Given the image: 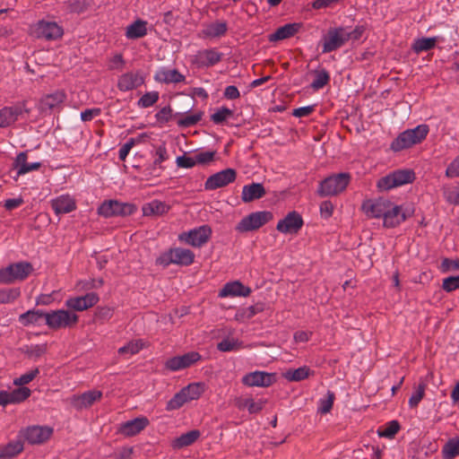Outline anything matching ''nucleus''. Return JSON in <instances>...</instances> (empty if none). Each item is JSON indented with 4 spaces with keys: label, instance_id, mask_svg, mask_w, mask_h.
Wrapping results in <instances>:
<instances>
[{
    "label": "nucleus",
    "instance_id": "1",
    "mask_svg": "<svg viewBox=\"0 0 459 459\" xmlns=\"http://www.w3.org/2000/svg\"><path fill=\"white\" fill-rule=\"evenodd\" d=\"M429 132V127L426 124H421L414 128L407 129L399 134L392 142L390 146L391 150L394 152H400L419 144L426 139Z\"/></svg>",
    "mask_w": 459,
    "mask_h": 459
},
{
    "label": "nucleus",
    "instance_id": "2",
    "mask_svg": "<svg viewBox=\"0 0 459 459\" xmlns=\"http://www.w3.org/2000/svg\"><path fill=\"white\" fill-rule=\"evenodd\" d=\"M195 254L183 247H174L162 253L157 259L156 264L167 267L171 264L187 266L194 263Z\"/></svg>",
    "mask_w": 459,
    "mask_h": 459
},
{
    "label": "nucleus",
    "instance_id": "3",
    "mask_svg": "<svg viewBox=\"0 0 459 459\" xmlns=\"http://www.w3.org/2000/svg\"><path fill=\"white\" fill-rule=\"evenodd\" d=\"M351 180L349 173H339L321 181L317 193L320 196L336 195L342 192Z\"/></svg>",
    "mask_w": 459,
    "mask_h": 459
},
{
    "label": "nucleus",
    "instance_id": "4",
    "mask_svg": "<svg viewBox=\"0 0 459 459\" xmlns=\"http://www.w3.org/2000/svg\"><path fill=\"white\" fill-rule=\"evenodd\" d=\"M415 178V174L411 169H398L383 178L377 184L380 191H388L393 188L411 183Z\"/></svg>",
    "mask_w": 459,
    "mask_h": 459
},
{
    "label": "nucleus",
    "instance_id": "5",
    "mask_svg": "<svg viewBox=\"0 0 459 459\" xmlns=\"http://www.w3.org/2000/svg\"><path fill=\"white\" fill-rule=\"evenodd\" d=\"M32 270L31 264L28 262L12 264L0 270V283L10 284L16 281H23L31 273Z\"/></svg>",
    "mask_w": 459,
    "mask_h": 459
},
{
    "label": "nucleus",
    "instance_id": "6",
    "mask_svg": "<svg viewBox=\"0 0 459 459\" xmlns=\"http://www.w3.org/2000/svg\"><path fill=\"white\" fill-rule=\"evenodd\" d=\"M78 321V316L64 309L53 310L45 315L46 325L52 329L70 327Z\"/></svg>",
    "mask_w": 459,
    "mask_h": 459
},
{
    "label": "nucleus",
    "instance_id": "7",
    "mask_svg": "<svg viewBox=\"0 0 459 459\" xmlns=\"http://www.w3.org/2000/svg\"><path fill=\"white\" fill-rule=\"evenodd\" d=\"M135 211L136 206L134 204L117 200L105 201L98 208V213L105 218L131 215Z\"/></svg>",
    "mask_w": 459,
    "mask_h": 459
},
{
    "label": "nucleus",
    "instance_id": "8",
    "mask_svg": "<svg viewBox=\"0 0 459 459\" xmlns=\"http://www.w3.org/2000/svg\"><path fill=\"white\" fill-rule=\"evenodd\" d=\"M273 219L271 212L263 211L252 212L244 217L236 226L238 232H248L261 228Z\"/></svg>",
    "mask_w": 459,
    "mask_h": 459
},
{
    "label": "nucleus",
    "instance_id": "9",
    "mask_svg": "<svg viewBox=\"0 0 459 459\" xmlns=\"http://www.w3.org/2000/svg\"><path fill=\"white\" fill-rule=\"evenodd\" d=\"M30 113L26 107V101H19L12 106L0 108V127L4 128L14 124L24 114Z\"/></svg>",
    "mask_w": 459,
    "mask_h": 459
},
{
    "label": "nucleus",
    "instance_id": "10",
    "mask_svg": "<svg viewBox=\"0 0 459 459\" xmlns=\"http://www.w3.org/2000/svg\"><path fill=\"white\" fill-rule=\"evenodd\" d=\"M32 33L39 39L56 40L63 36L64 30L56 22L41 20L33 26Z\"/></svg>",
    "mask_w": 459,
    "mask_h": 459
},
{
    "label": "nucleus",
    "instance_id": "11",
    "mask_svg": "<svg viewBox=\"0 0 459 459\" xmlns=\"http://www.w3.org/2000/svg\"><path fill=\"white\" fill-rule=\"evenodd\" d=\"M212 235V229L208 225H203L187 232H183L178 238L185 243L200 247L208 242Z\"/></svg>",
    "mask_w": 459,
    "mask_h": 459
},
{
    "label": "nucleus",
    "instance_id": "12",
    "mask_svg": "<svg viewBox=\"0 0 459 459\" xmlns=\"http://www.w3.org/2000/svg\"><path fill=\"white\" fill-rule=\"evenodd\" d=\"M348 41L346 28L330 30L324 38L323 52L329 53L343 46Z\"/></svg>",
    "mask_w": 459,
    "mask_h": 459
},
{
    "label": "nucleus",
    "instance_id": "13",
    "mask_svg": "<svg viewBox=\"0 0 459 459\" xmlns=\"http://www.w3.org/2000/svg\"><path fill=\"white\" fill-rule=\"evenodd\" d=\"M53 429L48 427L31 426L22 429L20 435L31 445L46 442L51 437Z\"/></svg>",
    "mask_w": 459,
    "mask_h": 459
},
{
    "label": "nucleus",
    "instance_id": "14",
    "mask_svg": "<svg viewBox=\"0 0 459 459\" xmlns=\"http://www.w3.org/2000/svg\"><path fill=\"white\" fill-rule=\"evenodd\" d=\"M304 224L301 215L292 211L277 223L276 230L283 234H296Z\"/></svg>",
    "mask_w": 459,
    "mask_h": 459
},
{
    "label": "nucleus",
    "instance_id": "15",
    "mask_svg": "<svg viewBox=\"0 0 459 459\" xmlns=\"http://www.w3.org/2000/svg\"><path fill=\"white\" fill-rule=\"evenodd\" d=\"M236 170L233 169H226L210 176L204 183L206 190H214L223 187L236 179Z\"/></svg>",
    "mask_w": 459,
    "mask_h": 459
},
{
    "label": "nucleus",
    "instance_id": "16",
    "mask_svg": "<svg viewBox=\"0 0 459 459\" xmlns=\"http://www.w3.org/2000/svg\"><path fill=\"white\" fill-rule=\"evenodd\" d=\"M201 355L196 351H190L181 356L169 359L165 366L171 371H178L191 367L201 359Z\"/></svg>",
    "mask_w": 459,
    "mask_h": 459
},
{
    "label": "nucleus",
    "instance_id": "17",
    "mask_svg": "<svg viewBox=\"0 0 459 459\" xmlns=\"http://www.w3.org/2000/svg\"><path fill=\"white\" fill-rule=\"evenodd\" d=\"M102 392L92 389L81 394H74L69 398L71 405L76 410H82L91 406L95 402L100 400Z\"/></svg>",
    "mask_w": 459,
    "mask_h": 459
},
{
    "label": "nucleus",
    "instance_id": "18",
    "mask_svg": "<svg viewBox=\"0 0 459 459\" xmlns=\"http://www.w3.org/2000/svg\"><path fill=\"white\" fill-rule=\"evenodd\" d=\"M65 100V94L61 91H57L43 96L38 104V108L42 114H50L53 110L59 108Z\"/></svg>",
    "mask_w": 459,
    "mask_h": 459
},
{
    "label": "nucleus",
    "instance_id": "19",
    "mask_svg": "<svg viewBox=\"0 0 459 459\" xmlns=\"http://www.w3.org/2000/svg\"><path fill=\"white\" fill-rule=\"evenodd\" d=\"M149 424L150 421L146 417H137L121 423L118 427V432L127 437H134L143 431Z\"/></svg>",
    "mask_w": 459,
    "mask_h": 459
},
{
    "label": "nucleus",
    "instance_id": "20",
    "mask_svg": "<svg viewBox=\"0 0 459 459\" xmlns=\"http://www.w3.org/2000/svg\"><path fill=\"white\" fill-rule=\"evenodd\" d=\"M409 216L410 213L407 211H403L402 206L394 205L390 203L384 217V226L386 228H394L404 221Z\"/></svg>",
    "mask_w": 459,
    "mask_h": 459
},
{
    "label": "nucleus",
    "instance_id": "21",
    "mask_svg": "<svg viewBox=\"0 0 459 459\" xmlns=\"http://www.w3.org/2000/svg\"><path fill=\"white\" fill-rule=\"evenodd\" d=\"M275 380L274 374L255 371L243 377L242 382L247 386H270Z\"/></svg>",
    "mask_w": 459,
    "mask_h": 459
},
{
    "label": "nucleus",
    "instance_id": "22",
    "mask_svg": "<svg viewBox=\"0 0 459 459\" xmlns=\"http://www.w3.org/2000/svg\"><path fill=\"white\" fill-rule=\"evenodd\" d=\"M98 301V295L94 292H90L84 296L66 299L65 306L75 311H83L93 307Z\"/></svg>",
    "mask_w": 459,
    "mask_h": 459
},
{
    "label": "nucleus",
    "instance_id": "23",
    "mask_svg": "<svg viewBox=\"0 0 459 459\" xmlns=\"http://www.w3.org/2000/svg\"><path fill=\"white\" fill-rule=\"evenodd\" d=\"M390 203V201L382 198L375 201L368 200L363 203L362 209L364 212L369 217H382L384 219Z\"/></svg>",
    "mask_w": 459,
    "mask_h": 459
},
{
    "label": "nucleus",
    "instance_id": "24",
    "mask_svg": "<svg viewBox=\"0 0 459 459\" xmlns=\"http://www.w3.org/2000/svg\"><path fill=\"white\" fill-rule=\"evenodd\" d=\"M222 56V53L214 48L204 49L196 53L194 61L200 67H209L218 64Z\"/></svg>",
    "mask_w": 459,
    "mask_h": 459
},
{
    "label": "nucleus",
    "instance_id": "25",
    "mask_svg": "<svg viewBox=\"0 0 459 459\" xmlns=\"http://www.w3.org/2000/svg\"><path fill=\"white\" fill-rule=\"evenodd\" d=\"M50 204L56 215L69 213L76 209V202L69 195H62L52 199Z\"/></svg>",
    "mask_w": 459,
    "mask_h": 459
},
{
    "label": "nucleus",
    "instance_id": "26",
    "mask_svg": "<svg viewBox=\"0 0 459 459\" xmlns=\"http://www.w3.org/2000/svg\"><path fill=\"white\" fill-rule=\"evenodd\" d=\"M250 292V288L243 285L240 281H236L226 283L220 290L219 297H247Z\"/></svg>",
    "mask_w": 459,
    "mask_h": 459
},
{
    "label": "nucleus",
    "instance_id": "27",
    "mask_svg": "<svg viewBox=\"0 0 459 459\" xmlns=\"http://www.w3.org/2000/svg\"><path fill=\"white\" fill-rule=\"evenodd\" d=\"M27 152H20L14 161H13V167L14 169L17 170V175L18 176H22V175H24V174H27L30 171H33V170H37L39 169L40 167H41V163L40 162H32V163H28L27 162Z\"/></svg>",
    "mask_w": 459,
    "mask_h": 459
},
{
    "label": "nucleus",
    "instance_id": "28",
    "mask_svg": "<svg viewBox=\"0 0 459 459\" xmlns=\"http://www.w3.org/2000/svg\"><path fill=\"white\" fill-rule=\"evenodd\" d=\"M154 79L162 83H178L184 82L186 77L177 69L161 68L154 75Z\"/></svg>",
    "mask_w": 459,
    "mask_h": 459
},
{
    "label": "nucleus",
    "instance_id": "29",
    "mask_svg": "<svg viewBox=\"0 0 459 459\" xmlns=\"http://www.w3.org/2000/svg\"><path fill=\"white\" fill-rule=\"evenodd\" d=\"M265 195V189L260 183L246 185L242 188L241 199L244 203H250L260 199Z\"/></svg>",
    "mask_w": 459,
    "mask_h": 459
},
{
    "label": "nucleus",
    "instance_id": "30",
    "mask_svg": "<svg viewBox=\"0 0 459 459\" xmlns=\"http://www.w3.org/2000/svg\"><path fill=\"white\" fill-rule=\"evenodd\" d=\"M143 82V78L137 74L126 73L118 79L117 87L120 91H128L138 88Z\"/></svg>",
    "mask_w": 459,
    "mask_h": 459
},
{
    "label": "nucleus",
    "instance_id": "31",
    "mask_svg": "<svg viewBox=\"0 0 459 459\" xmlns=\"http://www.w3.org/2000/svg\"><path fill=\"white\" fill-rule=\"evenodd\" d=\"M299 24L298 23H288L280 28H278L273 33L270 34L268 37L269 41L275 42L282 39H289L294 36L299 29Z\"/></svg>",
    "mask_w": 459,
    "mask_h": 459
},
{
    "label": "nucleus",
    "instance_id": "32",
    "mask_svg": "<svg viewBox=\"0 0 459 459\" xmlns=\"http://www.w3.org/2000/svg\"><path fill=\"white\" fill-rule=\"evenodd\" d=\"M169 206L159 200H152L143 205L142 211L144 216H159L168 212Z\"/></svg>",
    "mask_w": 459,
    "mask_h": 459
},
{
    "label": "nucleus",
    "instance_id": "33",
    "mask_svg": "<svg viewBox=\"0 0 459 459\" xmlns=\"http://www.w3.org/2000/svg\"><path fill=\"white\" fill-rule=\"evenodd\" d=\"M23 451V443L21 440H13L0 446V459H12Z\"/></svg>",
    "mask_w": 459,
    "mask_h": 459
},
{
    "label": "nucleus",
    "instance_id": "34",
    "mask_svg": "<svg viewBox=\"0 0 459 459\" xmlns=\"http://www.w3.org/2000/svg\"><path fill=\"white\" fill-rule=\"evenodd\" d=\"M200 436L201 432L198 429L190 430L174 439L172 442V446L174 448L180 449L191 446L200 437Z\"/></svg>",
    "mask_w": 459,
    "mask_h": 459
},
{
    "label": "nucleus",
    "instance_id": "35",
    "mask_svg": "<svg viewBox=\"0 0 459 459\" xmlns=\"http://www.w3.org/2000/svg\"><path fill=\"white\" fill-rule=\"evenodd\" d=\"M146 25L147 22L142 20H137L128 25L126 31V38L134 39L144 37L147 34Z\"/></svg>",
    "mask_w": 459,
    "mask_h": 459
},
{
    "label": "nucleus",
    "instance_id": "36",
    "mask_svg": "<svg viewBox=\"0 0 459 459\" xmlns=\"http://www.w3.org/2000/svg\"><path fill=\"white\" fill-rule=\"evenodd\" d=\"M439 39V37L416 39L411 46V49L416 54L431 50L436 47Z\"/></svg>",
    "mask_w": 459,
    "mask_h": 459
},
{
    "label": "nucleus",
    "instance_id": "37",
    "mask_svg": "<svg viewBox=\"0 0 459 459\" xmlns=\"http://www.w3.org/2000/svg\"><path fill=\"white\" fill-rule=\"evenodd\" d=\"M236 405L239 410L247 409L249 413H258L264 408V402L262 400L255 401L252 398L238 399Z\"/></svg>",
    "mask_w": 459,
    "mask_h": 459
},
{
    "label": "nucleus",
    "instance_id": "38",
    "mask_svg": "<svg viewBox=\"0 0 459 459\" xmlns=\"http://www.w3.org/2000/svg\"><path fill=\"white\" fill-rule=\"evenodd\" d=\"M203 115L204 113L199 111L190 115L177 113L175 117H180L177 122L179 127H190L196 125L202 119Z\"/></svg>",
    "mask_w": 459,
    "mask_h": 459
},
{
    "label": "nucleus",
    "instance_id": "39",
    "mask_svg": "<svg viewBox=\"0 0 459 459\" xmlns=\"http://www.w3.org/2000/svg\"><path fill=\"white\" fill-rule=\"evenodd\" d=\"M310 375L309 368L304 366L296 369H289L284 374L283 377L289 381L299 382L307 378Z\"/></svg>",
    "mask_w": 459,
    "mask_h": 459
},
{
    "label": "nucleus",
    "instance_id": "40",
    "mask_svg": "<svg viewBox=\"0 0 459 459\" xmlns=\"http://www.w3.org/2000/svg\"><path fill=\"white\" fill-rule=\"evenodd\" d=\"M188 402L198 399L204 392V384L192 383L181 389Z\"/></svg>",
    "mask_w": 459,
    "mask_h": 459
},
{
    "label": "nucleus",
    "instance_id": "41",
    "mask_svg": "<svg viewBox=\"0 0 459 459\" xmlns=\"http://www.w3.org/2000/svg\"><path fill=\"white\" fill-rule=\"evenodd\" d=\"M227 30L228 25L225 22H215L208 25L204 30V33L207 37L217 38L223 36L226 33Z\"/></svg>",
    "mask_w": 459,
    "mask_h": 459
},
{
    "label": "nucleus",
    "instance_id": "42",
    "mask_svg": "<svg viewBox=\"0 0 459 459\" xmlns=\"http://www.w3.org/2000/svg\"><path fill=\"white\" fill-rule=\"evenodd\" d=\"M45 315L40 310H29L20 316V322L24 325L38 324L40 319H45Z\"/></svg>",
    "mask_w": 459,
    "mask_h": 459
},
{
    "label": "nucleus",
    "instance_id": "43",
    "mask_svg": "<svg viewBox=\"0 0 459 459\" xmlns=\"http://www.w3.org/2000/svg\"><path fill=\"white\" fill-rule=\"evenodd\" d=\"M426 387L427 384L424 381H421L416 387H414V391L409 399V406L411 408H416L419 405L425 395Z\"/></svg>",
    "mask_w": 459,
    "mask_h": 459
},
{
    "label": "nucleus",
    "instance_id": "44",
    "mask_svg": "<svg viewBox=\"0 0 459 459\" xmlns=\"http://www.w3.org/2000/svg\"><path fill=\"white\" fill-rule=\"evenodd\" d=\"M315 75L316 77L311 83V87L314 90H320L324 88L330 81V74L325 69L315 71Z\"/></svg>",
    "mask_w": 459,
    "mask_h": 459
},
{
    "label": "nucleus",
    "instance_id": "45",
    "mask_svg": "<svg viewBox=\"0 0 459 459\" xmlns=\"http://www.w3.org/2000/svg\"><path fill=\"white\" fill-rule=\"evenodd\" d=\"M188 401L186 397L185 393L180 390L178 393H177L168 403L166 405L167 411H175L181 408L185 403H186Z\"/></svg>",
    "mask_w": 459,
    "mask_h": 459
},
{
    "label": "nucleus",
    "instance_id": "46",
    "mask_svg": "<svg viewBox=\"0 0 459 459\" xmlns=\"http://www.w3.org/2000/svg\"><path fill=\"white\" fill-rule=\"evenodd\" d=\"M10 393L11 403H20L29 398L31 394V391L28 387H18Z\"/></svg>",
    "mask_w": 459,
    "mask_h": 459
},
{
    "label": "nucleus",
    "instance_id": "47",
    "mask_svg": "<svg viewBox=\"0 0 459 459\" xmlns=\"http://www.w3.org/2000/svg\"><path fill=\"white\" fill-rule=\"evenodd\" d=\"M443 195L449 204H459V185L444 186Z\"/></svg>",
    "mask_w": 459,
    "mask_h": 459
},
{
    "label": "nucleus",
    "instance_id": "48",
    "mask_svg": "<svg viewBox=\"0 0 459 459\" xmlns=\"http://www.w3.org/2000/svg\"><path fill=\"white\" fill-rule=\"evenodd\" d=\"M334 398V394L332 391H328L326 396L319 400L317 411L322 414L328 413L333 407Z\"/></svg>",
    "mask_w": 459,
    "mask_h": 459
},
{
    "label": "nucleus",
    "instance_id": "49",
    "mask_svg": "<svg viewBox=\"0 0 459 459\" xmlns=\"http://www.w3.org/2000/svg\"><path fill=\"white\" fill-rule=\"evenodd\" d=\"M21 295L19 288L4 289L0 290V303L6 304L14 301Z\"/></svg>",
    "mask_w": 459,
    "mask_h": 459
},
{
    "label": "nucleus",
    "instance_id": "50",
    "mask_svg": "<svg viewBox=\"0 0 459 459\" xmlns=\"http://www.w3.org/2000/svg\"><path fill=\"white\" fill-rule=\"evenodd\" d=\"M444 456L453 459L459 455V439H450L443 448Z\"/></svg>",
    "mask_w": 459,
    "mask_h": 459
},
{
    "label": "nucleus",
    "instance_id": "51",
    "mask_svg": "<svg viewBox=\"0 0 459 459\" xmlns=\"http://www.w3.org/2000/svg\"><path fill=\"white\" fill-rule=\"evenodd\" d=\"M143 349V342L141 340L131 341L125 346L118 349V353L121 355L129 354L134 355L138 353Z\"/></svg>",
    "mask_w": 459,
    "mask_h": 459
},
{
    "label": "nucleus",
    "instance_id": "52",
    "mask_svg": "<svg viewBox=\"0 0 459 459\" xmlns=\"http://www.w3.org/2000/svg\"><path fill=\"white\" fill-rule=\"evenodd\" d=\"M39 368H35L22 375L21 377L14 378L13 385L20 387H24L23 385L30 383L39 375Z\"/></svg>",
    "mask_w": 459,
    "mask_h": 459
},
{
    "label": "nucleus",
    "instance_id": "53",
    "mask_svg": "<svg viewBox=\"0 0 459 459\" xmlns=\"http://www.w3.org/2000/svg\"><path fill=\"white\" fill-rule=\"evenodd\" d=\"M159 100L158 91H150L143 94L137 102L140 108H149L153 106Z\"/></svg>",
    "mask_w": 459,
    "mask_h": 459
},
{
    "label": "nucleus",
    "instance_id": "54",
    "mask_svg": "<svg viewBox=\"0 0 459 459\" xmlns=\"http://www.w3.org/2000/svg\"><path fill=\"white\" fill-rule=\"evenodd\" d=\"M241 348V342L235 339H223L217 344V349L220 351L227 352L237 351Z\"/></svg>",
    "mask_w": 459,
    "mask_h": 459
},
{
    "label": "nucleus",
    "instance_id": "55",
    "mask_svg": "<svg viewBox=\"0 0 459 459\" xmlns=\"http://www.w3.org/2000/svg\"><path fill=\"white\" fill-rule=\"evenodd\" d=\"M233 115V111L228 108H221L211 117L212 121L214 124L220 125L226 121L229 117Z\"/></svg>",
    "mask_w": 459,
    "mask_h": 459
},
{
    "label": "nucleus",
    "instance_id": "56",
    "mask_svg": "<svg viewBox=\"0 0 459 459\" xmlns=\"http://www.w3.org/2000/svg\"><path fill=\"white\" fill-rule=\"evenodd\" d=\"M47 351L46 344H36L26 347L25 354L31 359L41 357Z\"/></svg>",
    "mask_w": 459,
    "mask_h": 459
},
{
    "label": "nucleus",
    "instance_id": "57",
    "mask_svg": "<svg viewBox=\"0 0 459 459\" xmlns=\"http://www.w3.org/2000/svg\"><path fill=\"white\" fill-rule=\"evenodd\" d=\"M194 155L196 165H206L214 160L215 152H201Z\"/></svg>",
    "mask_w": 459,
    "mask_h": 459
},
{
    "label": "nucleus",
    "instance_id": "58",
    "mask_svg": "<svg viewBox=\"0 0 459 459\" xmlns=\"http://www.w3.org/2000/svg\"><path fill=\"white\" fill-rule=\"evenodd\" d=\"M440 269L443 273L459 271V259L444 258L441 262Z\"/></svg>",
    "mask_w": 459,
    "mask_h": 459
},
{
    "label": "nucleus",
    "instance_id": "59",
    "mask_svg": "<svg viewBox=\"0 0 459 459\" xmlns=\"http://www.w3.org/2000/svg\"><path fill=\"white\" fill-rule=\"evenodd\" d=\"M442 288L446 292H451L459 289V275L445 278L443 280Z\"/></svg>",
    "mask_w": 459,
    "mask_h": 459
},
{
    "label": "nucleus",
    "instance_id": "60",
    "mask_svg": "<svg viewBox=\"0 0 459 459\" xmlns=\"http://www.w3.org/2000/svg\"><path fill=\"white\" fill-rule=\"evenodd\" d=\"M176 164L178 168L191 169L196 165V162L195 160V155H193V156H186V155L178 156L176 159Z\"/></svg>",
    "mask_w": 459,
    "mask_h": 459
},
{
    "label": "nucleus",
    "instance_id": "61",
    "mask_svg": "<svg viewBox=\"0 0 459 459\" xmlns=\"http://www.w3.org/2000/svg\"><path fill=\"white\" fill-rule=\"evenodd\" d=\"M156 119L160 123H168L172 117V109L169 106L162 108L156 115Z\"/></svg>",
    "mask_w": 459,
    "mask_h": 459
},
{
    "label": "nucleus",
    "instance_id": "62",
    "mask_svg": "<svg viewBox=\"0 0 459 459\" xmlns=\"http://www.w3.org/2000/svg\"><path fill=\"white\" fill-rule=\"evenodd\" d=\"M399 429V423L396 420H392L380 435L386 437H393L398 432Z\"/></svg>",
    "mask_w": 459,
    "mask_h": 459
},
{
    "label": "nucleus",
    "instance_id": "63",
    "mask_svg": "<svg viewBox=\"0 0 459 459\" xmlns=\"http://www.w3.org/2000/svg\"><path fill=\"white\" fill-rule=\"evenodd\" d=\"M446 175L448 178L459 177V156L455 158L447 167L446 170Z\"/></svg>",
    "mask_w": 459,
    "mask_h": 459
},
{
    "label": "nucleus",
    "instance_id": "64",
    "mask_svg": "<svg viewBox=\"0 0 459 459\" xmlns=\"http://www.w3.org/2000/svg\"><path fill=\"white\" fill-rule=\"evenodd\" d=\"M134 145V140L133 138L129 139L125 144L121 146L118 152V157L121 160H125Z\"/></svg>",
    "mask_w": 459,
    "mask_h": 459
}]
</instances>
